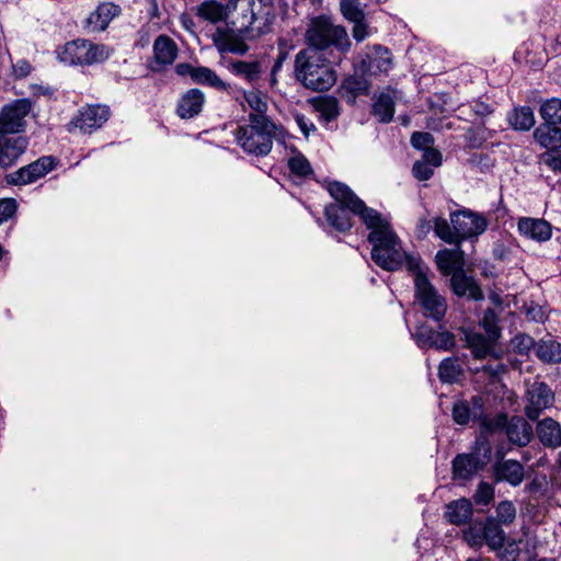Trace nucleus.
<instances>
[{"instance_id": "1", "label": "nucleus", "mask_w": 561, "mask_h": 561, "mask_svg": "<svg viewBox=\"0 0 561 561\" xmlns=\"http://www.w3.org/2000/svg\"><path fill=\"white\" fill-rule=\"evenodd\" d=\"M364 224L370 230L367 239L373 247L371 260L382 270L392 272L405 265L409 271L410 259H420L403 250L389 221L377 210L368 211Z\"/></svg>"}, {"instance_id": "2", "label": "nucleus", "mask_w": 561, "mask_h": 561, "mask_svg": "<svg viewBox=\"0 0 561 561\" xmlns=\"http://www.w3.org/2000/svg\"><path fill=\"white\" fill-rule=\"evenodd\" d=\"M327 190L335 203L328 205L324 216L329 225L339 232H346L353 227L352 215L358 216L362 221L368 211L374 210L344 183L334 181L328 184Z\"/></svg>"}, {"instance_id": "3", "label": "nucleus", "mask_w": 561, "mask_h": 561, "mask_svg": "<svg viewBox=\"0 0 561 561\" xmlns=\"http://www.w3.org/2000/svg\"><path fill=\"white\" fill-rule=\"evenodd\" d=\"M294 73L304 88L317 92L330 90L337 79L334 67L316 48H305L297 53Z\"/></svg>"}, {"instance_id": "4", "label": "nucleus", "mask_w": 561, "mask_h": 561, "mask_svg": "<svg viewBox=\"0 0 561 561\" xmlns=\"http://www.w3.org/2000/svg\"><path fill=\"white\" fill-rule=\"evenodd\" d=\"M279 128L267 116L251 117L249 124L239 126L236 139L244 151L255 156L271 152L273 140L277 138Z\"/></svg>"}, {"instance_id": "5", "label": "nucleus", "mask_w": 561, "mask_h": 561, "mask_svg": "<svg viewBox=\"0 0 561 561\" xmlns=\"http://www.w3.org/2000/svg\"><path fill=\"white\" fill-rule=\"evenodd\" d=\"M421 264V259H410L409 261V272L413 275L415 299L426 318L439 322L447 312V302L445 297L431 283Z\"/></svg>"}, {"instance_id": "6", "label": "nucleus", "mask_w": 561, "mask_h": 561, "mask_svg": "<svg viewBox=\"0 0 561 561\" xmlns=\"http://www.w3.org/2000/svg\"><path fill=\"white\" fill-rule=\"evenodd\" d=\"M111 49L104 44H95L84 38L67 42L57 50L60 62L69 66H91L105 61Z\"/></svg>"}, {"instance_id": "7", "label": "nucleus", "mask_w": 561, "mask_h": 561, "mask_svg": "<svg viewBox=\"0 0 561 561\" xmlns=\"http://www.w3.org/2000/svg\"><path fill=\"white\" fill-rule=\"evenodd\" d=\"M309 42L308 48H316L320 53L334 47L339 51L345 54L351 48V41L346 30L341 25H334L328 21L318 20L307 32Z\"/></svg>"}, {"instance_id": "8", "label": "nucleus", "mask_w": 561, "mask_h": 561, "mask_svg": "<svg viewBox=\"0 0 561 561\" xmlns=\"http://www.w3.org/2000/svg\"><path fill=\"white\" fill-rule=\"evenodd\" d=\"M491 456V446L485 438H478L473 450L459 454L453 459V479L468 481L481 471Z\"/></svg>"}, {"instance_id": "9", "label": "nucleus", "mask_w": 561, "mask_h": 561, "mask_svg": "<svg viewBox=\"0 0 561 561\" xmlns=\"http://www.w3.org/2000/svg\"><path fill=\"white\" fill-rule=\"evenodd\" d=\"M110 117V108L105 105H87L81 107L68 124V130L78 129L83 134H91L102 127Z\"/></svg>"}, {"instance_id": "10", "label": "nucleus", "mask_w": 561, "mask_h": 561, "mask_svg": "<svg viewBox=\"0 0 561 561\" xmlns=\"http://www.w3.org/2000/svg\"><path fill=\"white\" fill-rule=\"evenodd\" d=\"M450 222L459 238V244L467 239L477 238L488 228V220L477 213L461 210L450 216Z\"/></svg>"}, {"instance_id": "11", "label": "nucleus", "mask_w": 561, "mask_h": 561, "mask_svg": "<svg viewBox=\"0 0 561 561\" xmlns=\"http://www.w3.org/2000/svg\"><path fill=\"white\" fill-rule=\"evenodd\" d=\"M58 161L53 156H43L36 161L20 168L7 175V182L12 185H27L45 176L54 170Z\"/></svg>"}, {"instance_id": "12", "label": "nucleus", "mask_w": 561, "mask_h": 561, "mask_svg": "<svg viewBox=\"0 0 561 561\" xmlns=\"http://www.w3.org/2000/svg\"><path fill=\"white\" fill-rule=\"evenodd\" d=\"M525 415L531 420H537L541 413L551 408L554 403V393L545 382H534L525 394Z\"/></svg>"}, {"instance_id": "13", "label": "nucleus", "mask_w": 561, "mask_h": 561, "mask_svg": "<svg viewBox=\"0 0 561 561\" xmlns=\"http://www.w3.org/2000/svg\"><path fill=\"white\" fill-rule=\"evenodd\" d=\"M32 103L26 99L16 100L3 107L0 113V131L18 135L23 130L25 116L30 113Z\"/></svg>"}, {"instance_id": "14", "label": "nucleus", "mask_w": 561, "mask_h": 561, "mask_svg": "<svg viewBox=\"0 0 561 561\" xmlns=\"http://www.w3.org/2000/svg\"><path fill=\"white\" fill-rule=\"evenodd\" d=\"M413 335L416 344L423 348L449 351L456 345L455 335L446 330L435 331L426 325H420Z\"/></svg>"}, {"instance_id": "15", "label": "nucleus", "mask_w": 561, "mask_h": 561, "mask_svg": "<svg viewBox=\"0 0 561 561\" xmlns=\"http://www.w3.org/2000/svg\"><path fill=\"white\" fill-rule=\"evenodd\" d=\"M122 8L114 2H102L91 12L83 22V28L88 33L104 32L110 23L121 15Z\"/></svg>"}, {"instance_id": "16", "label": "nucleus", "mask_w": 561, "mask_h": 561, "mask_svg": "<svg viewBox=\"0 0 561 561\" xmlns=\"http://www.w3.org/2000/svg\"><path fill=\"white\" fill-rule=\"evenodd\" d=\"M517 231L525 239L543 243L551 239L553 227L543 218L520 217L517 220Z\"/></svg>"}, {"instance_id": "17", "label": "nucleus", "mask_w": 561, "mask_h": 561, "mask_svg": "<svg viewBox=\"0 0 561 561\" xmlns=\"http://www.w3.org/2000/svg\"><path fill=\"white\" fill-rule=\"evenodd\" d=\"M27 139L21 135L0 131V165H13L26 150Z\"/></svg>"}, {"instance_id": "18", "label": "nucleus", "mask_w": 561, "mask_h": 561, "mask_svg": "<svg viewBox=\"0 0 561 561\" xmlns=\"http://www.w3.org/2000/svg\"><path fill=\"white\" fill-rule=\"evenodd\" d=\"M244 12L253 18L254 30L259 34L268 32L275 19L274 7L271 0H248Z\"/></svg>"}, {"instance_id": "19", "label": "nucleus", "mask_w": 561, "mask_h": 561, "mask_svg": "<svg viewBox=\"0 0 561 561\" xmlns=\"http://www.w3.org/2000/svg\"><path fill=\"white\" fill-rule=\"evenodd\" d=\"M484 400L481 396H473L470 401L459 400L453 407V420L459 425H467L471 420L479 421L483 416Z\"/></svg>"}, {"instance_id": "20", "label": "nucleus", "mask_w": 561, "mask_h": 561, "mask_svg": "<svg viewBox=\"0 0 561 561\" xmlns=\"http://www.w3.org/2000/svg\"><path fill=\"white\" fill-rule=\"evenodd\" d=\"M466 344L471 350V353L477 359H484L486 357H494L499 359L500 356L495 352V344L499 339H491L488 334L483 335L480 332L468 331L465 333Z\"/></svg>"}, {"instance_id": "21", "label": "nucleus", "mask_w": 561, "mask_h": 561, "mask_svg": "<svg viewBox=\"0 0 561 561\" xmlns=\"http://www.w3.org/2000/svg\"><path fill=\"white\" fill-rule=\"evenodd\" d=\"M495 480L506 482L512 486H518L525 479L524 466L513 459H502L495 462L493 467Z\"/></svg>"}, {"instance_id": "22", "label": "nucleus", "mask_w": 561, "mask_h": 561, "mask_svg": "<svg viewBox=\"0 0 561 561\" xmlns=\"http://www.w3.org/2000/svg\"><path fill=\"white\" fill-rule=\"evenodd\" d=\"M533 140L546 152L558 151L561 149V127L542 122L535 127Z\"/></svg>"}, {"instance_id": "23", "label": "nucleus", "mask_w": 561, "mask_h": 561, "mask_svg": "<svg viewBox=\"0 0 561 561\" xmlns=\"http://www.w3.org/2000/svg\"><path fill=\"white\" fill-rule=\"evenodd\" d=\"M435 262L438 271L445 276H451L457 271H463L465 253L460 244L455 249L439 250L435 255Z\"/></svg>"}, {"instance_id": "24", "label": "nucleus", "mask_w": 561, "mask_h": 561, "mask_svg": "<svg viewBox=\"0 0 561 561\" xmlns=\"http://www.w3.org/2000/svg\"><path fill=\"white\" fill-rule=\"evenodd\" d=\"M450 287L458 297H468L472 300H482L484 295L477 282L468 276L465 271H457L450 277Z\"/></svg>"}, {"instance_id": "25", "label": "nucleus", "mask_w": 561, "mask_h": 561, "mask_svg": "<svg viewBox=\"0 0 561 561\" xmlns=\"http://www.w3.org/2000/svg\"><path fill=\"white\" fill-rule=\"evenodd\" d=\"M505 433L510 443L518 447L527 446L534 436L533 426L520 416L510 420Z\"/></svg>"}, {"instance_id": "26", "label": "nucleus", "mask_w": 561, "mask_h": 561, "mask_svg": "<svg viewBox=\"0 0 561 561\" xmlns=\"http://www.w3.org/2000/svg\"><path fill=\"white\" fill-rule=\"evenodd\" d=\"M536 434L539 442L547 448L561 446V425L552 417H546L536 425Z\"/></svg>"}, {"instance_id": "27", "label": "nucleus", "mask_w": 561, "mask_h": 561, "mask_svg": "<svg viewBox=\"0 0 561 561\" xmlns=\"http://www.w3.org/2000/svg\"><path fill=\"white\" fill-rule=\"evenodd\" d=\"M227 69L249 83H255L264 72L263 61L261 60H230L227 64Z\"/></svg>"}, {"instance_id": "28", "label": "nucleus", "mask_w": 561, "mask_h": 561, "mask_svg": "<svg viewBox=\"0 0 561 561\" xmlns=\"http://www.w3.org/2000/svg\"><path fill=\"white\" fill-rule=\"evenodd\" d=\"M204 104V93L198 89H191L182 95L176 112L181 118H192L202 112Z\"/></svg>"}, {"instance_id": "29", "label": "nucleus", "mask_w": 561, "mask_h": 561, "mask_svg": "<svg viewBox=\"0 0 561 561\" xmlns=\"http://www.w3.org/2000/svg\"><path fill=\"white\" fill-rule=\"evenodd\" d=\"M178 56L175 42L167 35H159L153 43V57L157 65L165 67L173 64Z\"/></svg>"}, {"instance_id": "30", "label": "nucleus", "mask_w": 561, "mask_h": 561, "mask_svg": "<svg viewBox=\"0 0 561 561\" xmlns=\"http://www.w3.org/2000/svg\"><path fill=\"white\" fill-rule=\"evenodd\" d=\"M195 83L210 87L218 91H224L228 94H232V92H237L238 88L231 85L230 83L225 82L222 79L218 77V75L208 67L199 66L196 68L194 72Z\"/></svg>"}, {"instance_id": "31", "label": "nucleus", "mask_w": 561, "mask_h": 561, "mask_svg": "<svg viewBox=\"0 0 561 561\" xmlns=\"http://www.w3.org/2000/svg\"><path fill=\"white\" fill-rule=\"evenodd\" d=\"M508 125L517 131H528L536 124L535 112L530 106H515L507 113Z\"/></svg>"}, {"instance_id": "32", "label": "nucleus", "mask_w": 561, "mask_h": 561, "mask_svg": "<svg viewBox=\"0 0 561 561\" xmlns=\"http://www.w3.org/2000/svg\"><path fill=\"white\" fill-rule=\"evenodd\" d=\"M343 96L347 103H355L357 96L367 95L370 91V83L364 76L353 75L346 77L341 85Z\"/></svg>"}, {"instance_id": "33", "label": "nucleus", "mask_w": 561, "mask_h": 561, "mask_svg": "<svg viewBox=\"0 0 561 561\" xmlns=\"http://www.w3.org/2000/svg\"><path fill=\"white\" fill-rule=\"evenodd\" d=\"M392 68V58L388 48L382 46L375 47L374 56L368 58L365 71L370 76L388 73Z\"/></svg>"}, {"instance_id": "34", "label": "nucleus", "mask_w": 561, "mask_h": 561, "mask_svg": "<svg viewBox=\"0 0 561 561\" xmlns=\"http://www.w3.org/2000/svg\"><path fill=\"white\" fill-rule=\"evenodd\" d=\"M445 516L450 524H465L472 516V504L468 499L453 501L446 506Z\"/></svg>"}, {"instance_id": "35", "label": "nucleus", "mask_w": 561, "mask_h": 561, "mask_svg": "<svg viewBox=\"0 0 561 561\" xmlns=\"http://www.w3.org/2000/svg\"><path fill=\"white\" fill-rule=\"evenodd\" d=\"M396 102L389 92L380 93L373 104V115L380 123H390L394 115Z\"/></svg>"}, {"instance_id": "36", "label": "nucleus", "mask_w": 561, "mask_h": 561, "mask_svg": "<svg viewBox=\"0 0 561 561\" xmlns=\"http://www.w3.org/2000/svg\"><path fill=\"white\" fill-rule=\"evenodd\" d=\"M236 99L239 98V95H242V98L245 100L252 112L249 114V119L251 117H256L257 115L266 116L265 113L267 111V102L264 94H262L260 91L251 90V91H244L238 88V91L232 92L231 94Z\"/></svg>"}, {"instance_id": "37", "label": "nucleus", "mask_w": 561, "mask_h": 561, "mask_svg": "<svg viewBox=\"0 0 561 561\" xmlns=\"http://www.w3.org/2000/svg\"><path fill=\"white\" fill-rule=\"evenodd\" d=\"M463 375L462 363L458 357H448L442 360L438 367V377L444 383H455Z\"/></svg>"}, {"instance_id": "38", "label": "nucleus", "mask_w": 561, "mask_h": 561, "mask_svg": "<svg viewBox=\"0 0 561 561\" xmlns=\"http://www.w3.org/2000/svg\"><path fill=\"white\" fill-rule=\"evenodd\" d=\"M537 357L547 364L561 363V343L554 340H540L536 345Z\"/></svg>"}, {"instance_id": "39", "label": "nucleus", "mask_w": 561, "mask_h": 561, "mask_svg": "<svg viewBox=\"0 0 561 561\" xmlns=\"http://www.w3.org/2000/svg\"><path fill=\"white\" fill-rule=\"evenodd\" d=\"M484 540L491 549H499L503 546L505 534L501 524L494 517H488L482 524Z\"/></svg>"}, {"instance_id": "40", "label": "nucleus", "mask_w": 561, "mask_h": 561, "mask_svg": "<svg viewBox=\"0 0 561 561\" xmlns=\"http://www.w3.org/2000/svg\"><path fill=\"white\" fill-rule=\"evenodd\" d=\"M539 115L543 123L559 126L561 125V99L550 98L543 100L539 106Z\"/></svg>"}, {"instance_id": "41", "label": "nucleus", "mask_w": 561, "mask_h": 561, "mask_svg": "<svg viewBox=\"0 0 561 561\" xmlns=\"http://www.w3.org/2000/svg\"><path fill=\"white\" fill-rule=\"evenodd\" d=\"M287 167L293 175L300 179H306L313 173L312 167L308 159L298 151H294L293 156L288 158Z\"/></svg>"}, {"instance_id": "42", "label": "nucleus", "mask_w": 561, "mask_h": 561, "mask_svg": "<svg viewBox=\"0 0 561 561\" xmlns=\"http://www.w3.org/2000/svg\"><path fill=\"white\" fill-rule=\"evenodd\" d=\"M248 4V0H239L237 4V16L231 22L232 32H238L240 34L247 33L249 31H255L253 24V18L249 12H244V5Z\"/></svg>"}, {"instance_id": "43", "label": "nucleus", "mask_w": 561, "mask_h": 561, "mask_svg": "<svg viewBox=\"0 0 561 561\" xmlns=\"http://www.w3.org/2000/svg\"><path fill=\"white\" fill-rule=\"evenodd\" d=\"M478 422L485 432L494 433L497 431H506L510 420L505 413L489 416L483 412V416L479 417Z\"/></svg>"}, {"instance_id": "44", "label": "nucleus", "mask_w": 561, "mask_h": 561, "mask_svg": "<svg viewBox=\"0 0 561 561\" xmlns=\"http://www.w3.org/2000/svg\"><path fill=\"white\" fill-rule=\"evenodd\" d=\"M320 116L327 122H331L337 118L340 115L339 101L333 96H327L321 99L316 106Z\"/></svg>"}, {"instance_id": "45", "label": "nucleus", "mask_w": 561, "mask_h": 561, "mask_svg": "<svg viewBox=\"0 0 561 561\" xmlns=\"http://www.w3.org/2000/svg\"><path fill=\"white\" fill-rule=\"evenodd\" d=\"M434 232L435 234L449 244H459V238L456 237V231L453 227L448 224V221L445 218H436L434 221Z\"/></svg>"}, {"instance_id": "46", "label": "nucleus", "mask_w": 561, "mask_h": 561, "mask_svg": "<svg viewBox=\"0 0 561 561\" xmlns=\"http://www.w3.org/2000/svg\"><path fill=\"white\" fill-rule=\"evenodd\" d=\"M499 317L495 313V311L491 308H488L483 312V317L480 320V325L483 328L485 333L491 339H500L501 336V329L499 327Z\"/></svg>"}, {"instance_id": "47", "label": "nucleus", "mask_w": 561, "mask_h": 561, "mask_svg": "<svg viewBox=\"0 0 561 561\" xmlns=\"http://www.w3.org/2000/svg\"><path fill=\"white\" fill-rule=\"evenodd\" d=\"M535 340L525 333H518L511 340L512 350L518 355H528L533 348L536 350Z\"/></svg>"}, {"instance_id": "48", "label": "nucleus", "mask_w": 561, "mask_h": 561, "mask_svg": "<svg viewBox=\"0 0 561 561\" xmlns=\"http://www.w3.org/2000/svg\"><path fill=\"white\" fill-rule=\"evenodd\" d=\"M340 7L346 20L351 22L365 20V12L360 9L358 0H341Z\"/></svg>"}, {"instance_id": "49", "label": "nucleus", "mask_w": 561, "mask_h": 561, "mask_svg": "<svg viewBox=\"0 0 561 561\" xmlns=\"http://www.w3.org/2000/svg\"><path fill=\"white\" fill-rule=\"evenodd\" d=\"M496 520L501 525H511L516 517L515 505L511 501H502L496 506Z\"/></svg>"}, {"instance_id": "50", "label": "nucleus", "mask_w": 561, "mask_h": 561, "mask_svg": "<svg viewBox=\"0 0 561 561\" xmlns=\"http://www.w3.org/2000/svg\"><path fill=\"white\" fill-rule=\"evenodd\" d=\"M198 15L207 21L217 22L222 18V7L216 1H206L198 7Z\"/></svg>"}, {"instance_id": "51", "label": "nucleus", "mask_w": 561, "mask_h": 561, "mask_svg": "<svg viewBox=\"0 0 561 561\" xmlns=\"http://www.w3.org/2000/svg\"><path fill=\"white\" fill-rule=\"evenodd\" d=\"M494 499V486L488 482H480L473 495L476 504L486 506Z\"/></svg>"}, {"instance_id": "52", "label": "nucleus", "mask_w": 561, "mask_h": 561, "mask_svg": "<svg viewBox=\"0 0 561 561\" xmlns=\"http://www.w3.org/2000/svg\"><path fill=\"white\" fill-rule=\"evenodd\" d=\"M463 539L471 547H481L485 542L482 524H474L465 529Z\"/></svg>"}, {"instance_id": "53", "label": "nucleus", "mask_w": 561, "mask_h": 561, "mask_svg": "<svg viewBox=\"0 0 561 561\" xmlns=\"http://www.w3.org/2000/svg\"><path fill=\"white\" fill-rule=\"evenodd\" d=\"M434 144V137L432 134L426 131H414L411 136V145L417 150H426L432 148Z\"/></svg>"}, {"instance_id": "54", "label": "nucleus", "mask_w": 561, "mask_h": 561, "mask_svg": "<svg viewBox=\"0 0 561 561\" xmlns=\"http://www.w3.org/2000/svg\"><path fill=\"white\" fill-rule=\"evenodd\" d=\"M412 173L419 181H426L433 176L434 168H432L426 161L419 160L414 162Z\"/></svg>"}, {"instance_id": "55", "label": "nucleus", "mask_w": 561, "mask_h": 561, "mask_svg": "<svg viewBox=\"0 0 561 561\" xmlns=\"http://www.w3.org/2000/svg\"><path fill=\"white\" fill-rule=\"evenodd\" d=\"M541 159L550 170L561 173V148L558 151L543 152Z\"/></svg>"}, {"instance_id": "56", "label": "nucleus", "mask_w": 561, "mask_h": 561, "mask_svg": "<svg viewBox=\"0 0 561 561\" xmlns=\"http://www.w3.org/2000/svg\"><path fill=\"white\" fill-rule=\"evenodd\" d=\"M16 211V202L13 198L0 199V224L11 218Z\"/></svg>"}, {"instance_id": "57", "label": "nucleus", "mask_w": 561, "mask_h": 561, "mask_svg": "<svg viewBox=\"0 0 561 561\" xmlns=\"http://www.w3.org/2000/svg\"><path fill=\"white\" fill-rule=\"evenodd\" d=\"M354 26L352 30L353 37L356 42L360 43L369 36L368 25L365 20L353 22Z\"/></svg>"}, {"instance_id": "58", "label": "nucleus", "mask_w": 561, "mask_h": 561, "mask_svg": "<svg viewBox=\"0 0 561 561\" xmlns=\"http://www.w3.org/2000/svg\"><path fill=\"white\" fill-rule=\"evenodd\" d=\"M481 370L488 374L492 379H497L506 371V366L496 359L495 364H486L482 366Z\"/></svg>"}, {"instance_id": "59", "label": "nucleus", "mask_w": 561, "mask_h": 561, "mask_svg": "<svg viewBox=\"0 0 561 561\" xmlns=\"http://www.w3.org/2000/svg\"><path fill=\"white\" fill-rule=\"evenodd\" d=\"M421 160L430 163V165L432 168H437L442 164L443 157H442V153L437 149L430 148V149L424 150V153H423Z\"/></svg>"}, {"instance_id": "60", "label": "nucleus", "mask_w": 561, "mask_h": 561, "mask_svg": "<svg viewBox=\"0 0 561 561\" xmlns=\"http://www.w3.org/2000/svg\"><path fill=\"white\" fill-rule=\"evenodd\" d=\"M295 122L305 137H308L311 131L316 130L314 124L302 114H296Z\"/></svg>"}, {"instance_id": "61", "label": "nucleus", "mask_w": 561, "mask_h": 561, "mask_svg": "<svg viewBox=\"0 0 561 561\" xmlns=\"http://www.w3.org/2000/svg\"><path fill=\"white\" fill-rule=\"evenodd\" d=\"M470 108L477 116L480 117H484L493 113V108L489 104L481 101H473L470 104Z\"/></svg>"}, {"instance_id": "62", "label": "nucleus", "mask_w": 561, "mask_h": 561, "mask_svg": "<svg viewBox=\"0 0 561 561\" xmlns=\"http://www.w3.org/2000/svg\"><path fill=\"white\" fill-rule=\"evenodd\" d=\"M222 50H227L234 54L243 55L248 50V46L244 43H232L230 38L227 36Z\"/></svg>"}, {"instance_id": "63", "label": "nucleus", "mask_w": 561, "mask_h": 561, "mask_svg": "<svg viewBox=\"0 0 561 561\" xmlns=\"http://www.w3.org/2000/svg\"><path fill=\"white\" fill-rule=\"evenodd\" d=\"M519 552L520 550L515 542L508 543L502 552V559L504 561H516Z\"/></svg>"}, {"instance_id": "64", "label": "nucleus", "mask_w": 561, "mask_h": 561, "mask_svg": "<svg viewBox=\"0 0 561 561\" xmlns=\"http://www.w3.org/2000/svg\"><path fill=\"white\" fill-rule=\"evenodd\" d=\"M526 314L528 319L536 322H543V320L546 319V314L542 308L536 305L527 307Z\"/></svg>"}]
</instances>
